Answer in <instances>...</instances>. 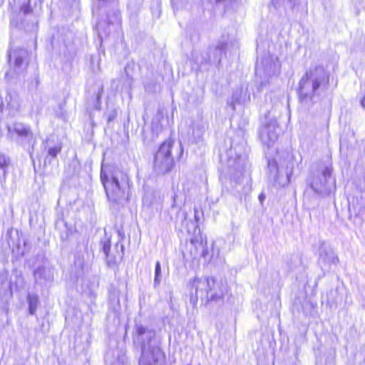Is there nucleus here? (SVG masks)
<instances>
[{"label":"nucleus","instance_id":"1","mask_svg":"<svg viewBox=\"0 0 365 365\" xmlns=\"http://www.w3.org/2000/svg\"><path fill=\"white\" fill-rule=\"evenodd\" d=\"M329 84V76L323 66L311 68L299 83L300 101L305 105L312 103L316 96L327 89Z\"/></svg>","mask_w":365,"mask_h":365},{"label":"nucleus","instance_id":"2","mask_svg":"<svg viewBox=\"0 0 365 365\" xmlns=\"http://www.w3.org/2000/svg\"><path fill=\"white\" fill-rule=\"evenodd\" d=\"M190 289V302L195 307L200 299L202 302H220L227 293L225 283L217 282L212 277L195 278L187 284Z\"/></svg>","mask_w":365,"mask_h":365},{"label":"nucleus","instance_id":"3","mask_svg":"<svg viewBox=\"0 0 365 365\" xmlns=\"http://www.w3.org/2000/svg\"><path fill=\"white\" fill-rule=\"evenodd\" d=\"M101 180L110 202L120 204L128 200L130 178L125 172L116 169L107 173L101 170Z\"/></svg>","mask_w":365,"mask_h":365},{"label":"nucleus","instance_id":"4","mask_svg":"<svg viewBox=\"0 0 365 365\" xmlns=\"http://www.w3.org/2000/svg\"><path fill=\"white\" fill-rule=\"evenodd\" d=\"M135 329L134 341L140 344L142 352L139 365H163L165 354L153 341L155 331L141 324H136Z\"/></svg>","mask_w":365,"mask_h":365},{"label":"nucleus","instance_id":"5","mask_svg":"<svg viewBox=\"0 0 365 365\" xmlns=\"http://www.w3.org/2000/svg\"><path fill=\"white\" fill-rule=\"evenodd\" d=\"M331 173V167H322L308 178L307 183L317 195L328 196L336 190V181Z\"/></svg>","mask_w":365,"mask_h":365},{"label":"nucleus","instance_id":"6","mask_svg":"<svg viewBox=\"0 0 365 365\" xmlns=\"http://www.w3.org/2000/svg\"><path fill=\"white\" fill-rule=\"evenodd\" d=\"M256 76L259 80V88L262 89L269 81L280 73V64L270 56H266L261 60L257 58L255 68Z\"/></svg>","mask_w":365,"mask_h":365},{"label":"nucleus","instance_id":"7","mask_svg":"<svg viewBox=\"0 0 365 365\" xmlns=\"http://www.w3.org/2000/svg\"><path fill=\"white\" fill-rule=\"evenodd\" d=\"M172 145V141H165L155 155L153 169L158 175H164L170 172L173 167V158L171 155Z\"/></svg>","mask_w":365,"mask_h":365},{"label":"nucleus","instance_id":"8","mask_svg":"<svg viewBox=\"0 0 365 365\" xmlns=\"http://www.w3.org/2000/svg\"><path fill=\"white\" fill-rule=\"evenodd\" d=\"M279 131L275 115L272 114V111H268L264 115L259 133L261 141L267 146H270L277 140Z\"/></svg>","mask_w":365,"mask_h":365},{"label":"nucleus","instance_id":"9","mask_svg":"<svg viewBox=\"0 0 365 365\" xmlns=\"http://www.w3.org/2000/svg\"><path fill=\"white\" fill-rule=\"evenodd\" d=\"M227 174L231 180L237 181L242 175L246 163V157L237 153L235 149L230 148L227 153Z\"/></svg>","mask_w":365,"mask_h":365},{"label":"nucleus","instance_id":"10","mask_svg":"<svg viewBox=\"0 0 365 365\" xmlns=\"http://www.w3.org/2000/svg\"><path fill=\"white\" fill-rule=\"evenodd\" d=\"M101 244L109 267H114L117 264L118 260L123 259L124 247L121 243L117 242L115 244L114 251L110 250V242L109 240H101Z\"/></svg>","mask_w":365,"mask_h":365},{"label":"nucleus","instance_id":"11","mask_svg":"<svg viewBox=\"0 0 365 365\" xmlns=\"http://www.w3.org/2000/svg\"><path fill=\"white\" fill-rule=\"evenodd\" d=\"M319 252V263L322 264V267H330L331 265L336 266L339 263L338 256L333 249L325 242L321 244Z\"/></svg>","mask_w":365,"mask_h":365},{"label":"nucleus","instance_id":"12","mask_svg":"<svg viewBox=\"0 0 365 365\" xmlns=\"http://www.w3.org/2000/svg\"><path fill=\"white\" fill-rule=\"evenodd\" d=\"M11 297L10 282L4 276H0V308L5 309Z\"/></svg>","mask_w":365,"mask_h":365},{"label":"nucleus","instance_id":"13","mask_svg":"<svg viewBox=\"0 0 365 365\" xmlns=\"http://www.w3.org/2000/svg\"><path fill=\"white\" fill-rule=\"evenodd\" d=\"M227 43L222 41H218L214 46L209 48V61L220 63L222 57L225 54Z\"/></svg>","mask_w":365,"mask_h":365},{"label":"nucleus","instance_id":"14","mask_svg":"<svg viewBox=\"0 0 365 365\" xmlns=\"http://www.w3.org/2000/svg\"><path fill=\"white\" fill-rule=\"evenodd\" d=\"M250 91L247 84H243L240 88L236 89L232 94V104H246L250 101Z\"/></svg>","mask_w":365,"mask_h":365},{"label":"nucleus","instance_id":"15","mask_svg":"<svg viewBox=\"0 0 365 365\" xmlns=\"http://www.w3.org/2000/svg\"><path fill=\"white\" fill-rule=\"evenodd\" d=\"M9 134L12 136L16 133L19 137L29 140L32 138L33 133L29 126H26L21 123H16L12 127H8Z\"/></svg>","mask_w":365,"mask_h":365},{"label":"nucleus","instance_id":"16","mask_svg":"<svg viewBox=\"0 0 365 365\" xmlns=\"http://www.w3.org/2000/svg\"><path fill=\"white\" fill-rule=\"evenodd\" d=\"M27 56V51L23 48L14 49L9 52L8 55L9 63L11 64L14 60V66L15 68H20L23 63L24 59Z\"/></svg>","mask_w":365,"mask_h":365},{"label":"nucleus","instance_id":"17","mask_svg":"<svg viewBox=\"0 0 365 365\" xmlns=\"http://www.w3.org/2000/svg\"><path fill=\"white\" fill-rule=\"evenodd\" d=\"M268 175L269 179L276 185H284V182H282L279 180L278 166L277 163L274 160H269L267 164Z\"/></svg>","mask_w":365,"mask_h":365},{"label":"nucleus","instance_id":"18","mask_svg":"<svg viewBox=\"0 0 365 365\" xmlns=\"http://www.w3.org/2000/svg\"><path fill=\"white\" fill-rule=\"evenodd\" d=\"M9 163V158L3 154H0V184L6 181Z\"/></svg>","mask_w":365,"mask_h":365},{"label":"nucleus","instance_id":"19","mask_svg":"<svg viewBox=\"0 0 365 365\" xmlns=\"http://www.w3.org/2000/svg\"><path fill=\"white\" fill-rule=\"evenodd\" d=\"M206 129L205 125L201 120L192 123V136L195 140H200Z\"/></svg>","mask_w":365,"mask_h":365},{"label":"nucleus","instance_id":"20","mask_svg":"<svg viewBox=\"0 0 365 365\" xmlns=\"http://www.w3.org/2000/svg\"><path fill=\"white\" fill-rule=\"evenodd\" d=\"M27 302L29 304V314L31 315L35 314L39 302L38 295L36 294L29 293L27 295Z\"/></svg>","mask_w":365,"mask_h":365},{"label":"nucleus","instance_id":"21","mask_svg":"<svg viewBox=\"0 0 365 365\" xmlns=\"http://www.w3.org/2000/svg\"><path fill=\"white\" fill-rule=\"evenodd\" d=\"M49 272L45 267H39L34 271V276L36 280L43 279L46 281H49L52 279Z\"/></svg>","mask_w":365,"mask_h":365},{"label":"nucleus","instance_id":"22","mask_svg":"<svg viewBox=\"0 0 365 365\" xmlns=\"http://www.w3.org/2000/svg\"><path fill=\"white\" fill-rule=\"evenodd\" d=\"M161 281V267L159 262L155 264V278H154V286L156 287L160 284Z\"/></svg>","mask_w":365,"mask_h":365},{"label":"nucleus","instance_id":"23","mask_svg":"<svg viewBox=\"0 0 365 365\" xmlns=\"http://www.w3.org/2000/svg\"><path fill=\"white\" fill-rule=\"evenodd\" d=\"M117 115L118 111L115 108L108 110V111L105 113V117L106 118L108 124L113 122V120L116 118Z\"/></svg>","mask_w":365,"mask_h":365},{"label":"nucleus","instance_id":"24","mask_svg":"<svg viewBox=\"0 0 365 365\" xmlns=\"http://www.w3.org/2000/svg\"><path fill=\"white\" fill-rule=\"evenodd\" d=\"M300 4V0H287V5L293 12L298 11Z\"/></svg>","mask_w":365,"mask_h":365},{"label":"nucleus","instance_id":"25","mask_svg":"<svg viewBox=\"0 0 365 365\" xmlns=\"http://www.w3.org/2000/svg\"><path fill=\"white\" fill-rule=\"evenodd\" d=\"M103 87L99 88L98 93L96 94V102L95 103V105H94V108L96 110L101 109V98L103 95Z\"/></svg>","mask_w":365,"mask_h":365},{"label":"nucleus","instance_id":"26","mask_svg":"<svg viewBox=\"0 0 365 365\" xmlns=\"http://www.w3.org/2000/svg\"><path fill=\"white\" fill-rule=\"evenodd\" d=\"M61 148L58 147H53L48 149V155L53 158H56L57 154L60 152Z\"/></svg>","mask_w":365,"mask_h":365},{"label":"nucleus","instance_id":"27","mask_svg":"<svg viewBox=\"0 0 365 365\" xmlns=\"http://www.w3.org/2000/svg\"><path fill=\"white\" fill-rule=\"evenodd\" d=\"M21 11L24 13L25 15H28L32 12V9L31 8L29 4H24L21 7Z\"/></svg>","mask_w":365,"mask_h":365},{"label":"nucleus","instance_id":"28","mask_svg":"<svg viewBox=\"0 0 365 365\" xmlns=\"http://www.w3.org/2000/svg\"><path fill=\"white\" fill-rule=\"evenodd\" d=\"M285 3L287 4V0H272V4L275 9L281 7Z\"/></svg>","mask_w":365,"mask_h":365},{"label":"nucleus","instance_id":"29","mask_svg":"<svg viewBox=\"0 0 365 365\" xmlns=\"http://www.w3.org/2000/svg\"><path fill=\"white\" fill-rule=\"evenodd\" d=\"M155 87H156V84H154L153 86H150L148 83L145 84V88L148 92H154V91H155Z\"/></svg>","mask_w":365,"mask_h":365},{"label":"nucleus","instance_id":"30","mask_svg":"<svg viewBox=\"0 0 365 365\" xmlns=\"http://www.w3.org/2000/svg\"><path fill=\"white\" fill-rule=\"evenodd\" d=\"M259 200L260 201L261 204H262L264 200L265 199V195L264 193H260L259 197Z\"/></svg>","mask_w":365,"mask_h":365},{"label":"nucleus","instance_id":"31","mask_svg":"<svg viewBox=\"0 0 365 365\" xmlns=\"http://www.w3.org/2000/svg\"><path fill=\"white\" fill-rule=\"evenodd\" d=\"M194 212H195V220L197 222L199 221V217H198V211L196 208L194 209Z\"/></svg>","mask_w":365,"mask_h":365},{"label":"nucleus","instance_id":"32","mask_svg":"<svg viewBox=\"0 0 365 365\" xmlns=\"http://www.w3.org/2000/svg\"><path fill=\"white\" fill-rule=\"evenodd\" d=\"M361 105L365 108V96L361 100Z\"/></svg>","mask_w":365,"mask_h":365},{"label":"nucleus","instance_id":"33","mask_svg":"<svg viewBox=\"0 0 365 365\" xmlns=\"http://www.w3.org/2000/svg\"><path fill=\"white\" fill-rule=\"evenodd\" d=\"M3 108V101L1 98L0 97V112H1Z\"/></svg>","mask_w":365,"mask_h":365},{"label":"nucleus","instance_id":"34","mask_svg":"<svg viewBox=\"0 0 365 365\" xmlns=\"http://www.w3.org/2000/svg\"><path fill=\"white\" fill-rule=\"evenodd\" d=\"M102 26H103V24L102 23H99L98 24V26H97L98 29L100 31L101 29Z\"/></svg>","mask_w":365,"mask_h":365},{"label":"nucleus","instance_id":"35","mask_svg":"<svg viewBox=\"0 0 365 365\" xmlns=\"http://www.w3.org/2000/svg\"><path fill=\"white\" fill-rule=\"evenodd\" d=\"M61 239L65 240V239H66V238L68 237V234L66 233V235H65V237L62 235L61 236Z\"/></svg>","mask_w":365,"mask_h":365}]
</instances>
